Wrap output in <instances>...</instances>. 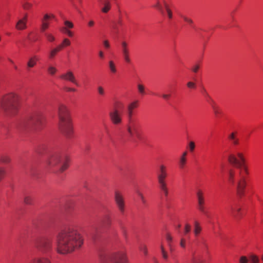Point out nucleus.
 I'll return each mask as SVG.
<instances>
[{"label": "nucleus", "mask_w": 263, "mask_h": 263, "mask_svg": "<svg viewBox=\"0 0 263 263\" xmlns=\"http://www.w3.org/2000/svg\"><path fill=\"white\" fill-rule=\"evenodd\" d=\"M229 163L239 169V177L235 180V171L231 169L229 171V181L234 184H236L237 194L240 197L244 196L247 186V175L249 174L247 167L245 165V158L241 152H237L236 155L231 154L228 157Z\"/></svg>", "instance_id": "f257e3e1"}, {"label": "nucleus", "mask_w": 263, "mask_h": 263, "mask_svg": "<svg viewBox=\"0 0 263 263\" xmlns=\"http://www.w3.org/2000/svg\"><path fill=\"white\" fill-rule=\"evenodd\" d=\"M83 244L81 234L73 227H69L62 230L57 237V252L65 254L79 249Z\"/></svg>", "instance_id": "f03ea898"}, {"label": "nucleus", "mask_w": 263, "mask_h": 263, "mask_svg": "<svg viewBox=\"0 0 263 263\" xmlns=\"http://www.w3.org/2000/svg\"><path fill=\"white\" fill-rule=\"evenodd\" d=\"M69 159L59 154H52L47 161V164L51 171L59 174L64 172L69 166Z\"/></svg>", "instance_id": "7ed1b4c3"}, {"label": "nucleus", "mask_w": 263, "mask_h": 263, "mask_svg": "<svg viewBox=\"0 0 263 263\" xmlns=\"http://www.w3.org/2000/svg\"><path fill=\"white\" fill-rule=\"evenodd\" d=\"M19 96L15 92H9L5 95L2 99L1 107L7 115H13L18 110Z\"/></svg>", "instance_id": "20e7f679"}, {"label": "nucleus", "mask_w": 263, "mask_h": 263, "mask_svg": "<svg viewBox=\"0 0 263 263\" xmlns=\"http://www.w3.org/2000/svg\"><path fill=\"white\" fill-rule=\"evenodd\" d=\"M59 126L61 132L67 137L72 135L73 130L67 107L60 104L58 107Z\"/></svg>", "instance_id": "39448f33"}, {"label": "nucleus", "mask_w": 263, "mask_h": 263, "mask_svg": "<svg viewBox=\"0 0 263 263\" xmlns=\"http://www.w3.org/2000/svg\"><path fill=\"white\" fill-rule=\"evenodd\" d=\"M137 106V101L131 103L127 106V116L128 123L126 125V129L127 135L130 139L136 141V139H141V134L138 130V125L136 123L132 120L133 109Z\"/></svg>", "instance_id": "423d86ee"}, {"label": "nucleus", "mask_w": 263, "mask_h": 263, "mask_svg": "<svg viewBox=\"0 0 263 263\" xmlns=\"http://www.w3.org/2000/svg\"><path fill=\"white\" fill-rule=\"evenodd\" d=\"M44 122L42 113L36 112L24 119L20 125V128L23 129H39Z\"/></svg>", "instance_id": "0eeeda50"}, {"label": "nucleus", "mask_w": 263, "mask_h": 263, "mask_svg": "<svg viewBox=\"0 0 263 263\" xmlns=\"http://www.w3.org/2000/svg\"><path fill=\"white\" fill-rule=\"evenodd\" d=\"M122 113L117 107H115L109 112V117L111 123L115 125H119L122 123Z\"/></svg>", "instance_id": "6e6552de"}, {"label": "nucleus", "mask_w": 263, "mask_h": 263, "mask_svg": "<svg viewBox=\"0 0 263 263\" xmlns=\"http://www.w3.org/2000/svg\"><path fill=\"white\" fill-rule=\"evenodd\" d=\"M114 199L116 204L121 214H123L125 210V203L123 194L118 191L115 192Z\"/></svg>", "instance_id": "1a4fd4ad"}, {"label": "nucleus", "mask_w": 263, "mask_h": 263, "mask_svg": "<svg viewBox=\"0 0 263 263\" xmlns=\"http://www.w3.org/2000/svg\"><path fill=\"white\" fill-rule=\"evenodd\" d=\"M52 246V240L49 238H45L36 244V248L42 253H47L51 250Z\"/></svg>", "instance_id": "9d476101"}, {"label": "nucleus", "mask_w": 263, "mask_h": 263, "mask_svg": "<svg viewBox=\"0 0 263 263\" xmlns=\"http://www.w3.org/2000/svg\"><path fill=\"white\" fill-rule=\"evenodd\" d=\"M167 177L166 167L163 164L159 166L157 172V179L159 184L166 183L165 179Z\"/></svg>", "instance_id": "9b49d317"}, {"label": "nucleus", "mask_w": 263, "mask_h": 263, "mask_svg": "<svg viewBox=\"0 0 263 263\" xmlns=\"http://www.w3.org/2000/svg\"><path fill=\"white\" fill-rule=\"evenodd\" d=\"M113 263H128L126 254L124 251H119L112 257Z\"/></svg>", "instance_id": "f8f14e48"}, {"label": "nucleus", "mask_w": 263, "mask_h": 263, "mask_svg": "<svg viewBox=\"0 0 263 263\" xmlns=\"http://www.w3.org/2000/svg\"><path fill=\"white\" fill-rule=\"evenodd\" d=\"M60 78L65 81L70 82L77 86H79V84L77 82L74 73L70 70H68L66 72L62 74Z\"/></svg>", "instance_id": "ddd939ff"}, {"label": "nucleus", "mask_w": 263, "mask_h": 263, "mask_svg": "<svg viewBox=\"0 0 263 263\" xmlns=\"http://www.w3.org/2000/svg\"><path fill=\"white\" fill-rule=\"evenodd\" d=\"M121 46L122 53L124 61L127 63H130L131 60L129 58V50L127 48V44L125 42H122L121 43Z\"/></svg>", "instance_id": "4468645a"}, {"label": "nucleus", "mask_w": 263, "mask_h": 263, "mask_svg": "<svg viewBox=\"0 0 263 263\" xmlns=\"http://www.w3.org/2000/svg\"><path fill=\"white\" fill-rule=\"evenodd\" d=\"M230 213L231 215L236 220L239 219L242 216V213L241 212V208L237 206H231Z\"/></svg>", "instance_id": "2eb2a0df"}, {"label": "nucleus", "mask_w": 263, "mask_h": 263, "mask_svg": "<svg viewBox=\"0 0 263 263\" xmlns=\"http://www.w3.org/2000/svg\"><path fill=\"white\" fill-rule=\"evenodd\" d=\"M28 263H51L50 259L44 256L35 257L30 259Z\"/></svg>", "instance_id": "dca6fc26"}, {"label": "nucleus", "mask_w": 263, "mask_h": 263, "mask_svg": "<svg viewBox=\"0 0 263 263\" xmlns=\"http://www.w3.org/2000/svg\"><path fill=\"white\" fill-rule=\"evenodd\" d=\"M111 8V4L108 0H104L101 4V10L104 13H107Z\"/></svg>", "instance_id": "f3484780"}, {"label": "nucleus", "mask_w": 263, "mask_h": 263, "mask_svg": "<svg viewBox=\"0 0 263 263\" xmlns=\"http://www.w3.org/2000/svg\"><path fill=\"white\" fill-rule=\"evenodd\" d=\"M202 231V228L199 223V222L197 221H195L194 222V229H193V233L196 237H198L200 233Z\"/></svg>", "instance_id": "a211bd4d"}, {"label": "nucleus", "mask_w": 263, "mask_h": 263, "mask_svg": "<svg viewBox=\"0 0 263 263\" xmlns=\"http://www.w3.org/2000/svg\"><path fill=\"white\" fill-rule=\"evenodd\" d=\"M196 197L197 199V203H205V198L203 192L198 189L196 192Z\"/></svg>", "instance_id": "6ab92c4d"}, {"label": "nucleus", "mask_w": 263, "mask_h": 263, "mask_svg": "<svg viewBox=\"0 0 263 263\" xmlns=\"http://www.w3.org/2000/svg\"><path fill=\"white\" fill-rule=\"evenodd\" d=\"M39 59L36 55H33L30 57L27 63V66L28 68H31L33 67L36 64L37 61Z\"/></svg>", "instance_id": "aec40b11"}, {"label": "nucleus", "mask_w": 263, "mask_h": 263, "mask_svg": "<svg viewBox=\"0 0 263 263\" xmlns=\"http://www.w3.org/2000/svg\"><path fill=\"white\" fill-rule=\"evenodd\" d=\"M63 48V45H59L57 47L52 48L49 52V58L52 59L54 58L57 53Z\"/></svg>", "instance_id": "412c9836"}, {"label": "nucleus", "mask_w": 263, "mask_h": 263, "mask_svg": "<svg viewBox=\"0 0 263 263\" xmlns=\"http://www.w3.org/2000/svg\"><path fill=\"white\" fill-rule=\"evenodd\" d=\"M27 17L25 16L23 19L20 20L16 25V28L18 30H23L26 27Z\"/></svg>", "instance_id": "4be33fe9"}, {"label": "nucleus", "mask_w": 263, "mask_h": 263, "mask_svg": "<svg viewBox=\"0 0 263 263\" xmlns=\"http://www.w3.org/2000/svg\"><path fill=\"white\" fill-rule=\"evenodd\" d=\"M236 134V132H233L228 136V139L232 141L234 145H238L239 144V139L237 138Z\"/></svg>", "instance_id": "5701e85b"}, {"label": "nucleus", "mask_w": 263, "mask_h": 263, "mask_svg": "<svg viewBox=\"0 0 263 263\" xmlns=\"http://www.w3.org/2000/svg\"><path fill=\"white\" fill-rule=\"evenodd\" d=\"M108 65L110 72L112 74L116 73L117 69L115 62L112 60H109Z\"/></svg>", "instance_id": "b1692460"}, {"label": "nucleus", "mask_w": 263, "mask_h": 263, "mask_svg": "<svg viewBox=\"0 0 263 263\" xmlns=\"http://www.w3.org/2000/svg\"><path fill=\"white\" fill-rule=\"evenodd\" d=\"M249 261L250 263H259V258L256 255L252 254L249 256Z\"/></svg>", "instance_id": "393cba45"}, {"label": "nucleus", "mask_w": 263, "mask_h": 263, "mask_svg": "<svg viewBox=\"0 0 263 263\" xmlns=\"http://www.w3.org/2000/svg\"><path fill=\"white\" fill-rule=\"evenodd\" d=\"M159 187L163 192L164 196L167 197L168 194V190L167 186V184L164 183L159 184Z\"/></svg>", "instance_id": "a878e982"}, {"label": "nucleus", "mask_w": 263, "mask_h": 263, "mask_svg": "<svg viewBox=\"0 0 263 263\" xmlns=\"http://www.w3.org/2000/svg\"><path fill=\"white\" fill-rule=\"evenodd\" d=\"M33 198L30 195H25L24 198V202L26 204L31 205L33 204Z\"/></svg>", "instance_id": "bb28decb"}, {"label": "nucleus", "mask_w": 263, "mask_h": 263, "mask_svg": "<svg viewBox=\"0 0 263 263\" xmlns=\"http://www.w3.org/2000/svg\"><path fill=\"white\" fill-rule=\"evenodd\" d=\"M153 7L156 8L162 14L164 13L162 5H161L159 1H157L156 4L153 6Z\"/></svg>", "instance_id": "cd10ccee"}, {"label": "nucleus", "mask_w": 263, "mask_h": 263, "mask_svg": "<svg viewBox=\"0 0 263 263\" xmlns=\"http://www.w3.org/2000/svg\"><path fill=\"white\" fill-rule=\"evenodd\" d=\"M160 249L163 258L165 260H167L168 257V253L165 250L163 245L160 246Z\"/></svg>", "instance_id": "c85d7f7f"}, {"label": "nucleus", "mask_w": 263, "mask_h": 263, "mask_svg": "<svg viewBox=\"0 0 263 263\" xmlns=\"http://www.w3.org/2000/svg\"><path fill=\"white\" fill-rule=\"evenodd\" d=\"M166 240L167 242L168 246L170 248V250L172 249V242L173 240V237L169 233H167L165 235Z\"/></svg>", "instance_id": "c756f323"}, {"label": "nucleus", "mask_w": 263, "mask_h": 263, "mask_svg": "<svg viewBox=\"0 0 263 263\" xmlns=\"http://www.w3.org/2000/svg\"><path fill=\"white\" fill-rule=\"evenodd\" d=\"M199 243L200 244L201 247L203 248V249L206 252H208L209 250V245L208 243L206 242V241L205 239H202V241Z\"/></svg>", "instance_id": "7c9ffc66"}, {"label": "nucleus", "mask_w": 263, "mask_h": 263, "mask_svg": "<svg viewBox=\"0 0 263 263\" xmlns=\"http://www.w3.org/2000/svg\"><path fill=\"white\" fill-rule=\"evenodd\" d=\"M212 101V106L213 109V111L214 112V114L217 116L218 115L220 114L221 113V111L218 106H217L213 100H211Z\"/></svg>", "instance_id": "2f4dec72"}, {"label": "nucleus", "mask_w": 263, "mask_h": 263, "mask_svg": "<svg viewBox=\"0 0 263 263\" xmlns=\"http://www.w3.org/2000/svg\"><path fill=\"white\" fill-rule=\"evenodd\" d=\"M164 6L167 12V15L169 19H172L173 18V13L171 10L169 8L168 5L166 4L165 2L164 3Z\"/></svg>", "instance_id": "473e14b6"}, {"label": "nucleus", "mask_w": 263, "mask_h": 263, "mask_svg": "<svg viewBox=\"0 0 263 263\" xmlns=\"http://www.w3.org/2000/svg\"><path fill=\"white\" fill-rule=\"evenodd\" d=\"M204 204L205 203H198V209L201 213L206 215L207 212L205 210Z\"/></svg>", "instance_id": "72a5a7b5"}, {"label": "nucleus", "mask_w": 263, "mask_h": 263, "mask_svg": "<svg viewBox=\"0 0 263 263\" xmlns=\"http://www.w3.org/2000/svg\"><path fill=\"white\" fill-rule=\"evenodd\" d=\"M137 88H138V92L141 95H144L145 94V87L142 84H138Z\"/></svg>", "instance_id": "f704fd0d"}, {"label": "nucleus", "mask_w": 263, "mask_h": 263, "mask_svg": "<svg viewBox=\"0 0 263 263\" xmlns=\"http://www.w3.org/2000/svg\"><path fill=\"white\" fill-rule=\"evenodd\" d=\"M49 27V22H46L44 21H42V26H41V30L42 31H45Z\"/></svg>", "instance_id": "c9c22d12"}, {"label": "nucleus", "mask_w": 263, "mask_h": 263, "mask_svg": "<svg viewBox=\"0 0 263 263\" xmlns=\"http://www.w3.org/2000/svg\"><path fill=\"white\" fill-rule=\"evenodd\" d=\"M139 248L140 251H141L142 252H143V253L145 255H147V253H148L147 249L146 246L145 245L141 244L139 246Z\"/></svg>", "instance_id": "e433bc0d"}, {"label": "nucleus", "mask_w": 263, "mask_h": 263, "mask_svg": "<svg viewBox=\"0 0 263 263\" xmlns=\"http://www.w3.org/2000/svg\"><path fill=\"white\" fill-rule=\"evenodd\" d=\"M186 163V159L180 158L179 161V166L180 168H183Z\"/></svg>", "instance_id": "4c0bfd02"}, {"label": "nucleus", "mask_w": 263, "mask_h": 263, "mask_svg": "<svg viewBox=\"0 0 263 263\" xmlns=\"http://www.w3.org/2000/svg\"><path fill=\"white\" fill-rule=\"evenodd\" d=\"M137 194H138V196H139V197L140 198V199H141L142 203L144 205H146L147 204V201H146L145 198L144 197V195H143V194L141 193L139 191L137 192Z\"/></svg>", "instance_id": "58836bf2"}, {"label": "nucleus", "mask_w": 263, "mask_h": 263, "mask_svg": "<svg viewBox=\"0 0 263 263\" xmlns=\"http://www.w3.org/2000/svg\"><path fill=\"white\" fill-rule=\"evenodd\" d=\"M45 36L49 42H54L55 40V37L51 33H45Z\"/></svg>", "instance_id": "ea45409f"}, {"label": "nucleus", "mask_w": 263, "mask_h": 263, "mask_svg": "<svg viewBox=\"0 0 263 263\" xmlns=\"http://www.w3.org/2000/svg\"><path fill=\"white\" fill-rule=\"evenodd\" d=\"M1 161L4 163H9L11 161V159L7 156H2L0 159Z\"/></svg>", "instance_id": "a19ab883"}, {"label": "nucleus", "mask_w": 263, "mask_h": 263, "mask_svg": "<svg viewBox=\"0 0 263 263\" xmlns=\"http://www.w3.org/2000/svg\"><path fill=\"white\" fill-rule=\"evenodd\" d=\"M57 71L56 68L53 66H49L48 68V72L51 75H54Z\"/></svg>", "instance_id": "79ce46f5"}, {"label": "nucleus", "mask_w": 263, "mask_h": 263, "mask_svg": "<svg viewBox=\"0 0 263 263\" xmlns=\"http://www.w3.org/2000/svg\"><path fill=\"white\" fill-rule=\"evenodd\" d=\"M181 17L183 19V20L185 22L189 24L190 25H192L193 24V21L191 18L186 16L185 15H181Z\"/></svg>", "instance_id": "37998d69"}, {"label": "nucleus", "mask_w": 263, "mask_h": 263, "mask_svg": "<svg viewBox=\"0 0 263 263\" xmlns=\"http://www.w3.org/2000/svg\"><path fill=\"white\" fill-rule=\"evenodd\" d=\"M98 92L99 95L103 96L105 95V90L101 86H99L97 88Z\"/></svg>", "instance_id": "c03bdc74"}, {"label": "nucleus", "mask_w": 263, "mask_h": 263, "mask_svg": "<svg viewBox=\"0 0 263 263\" xmlns=\"http://www.w3.org/2000/svg\"><path fill=\"white\" fill-rule=\"evenodd\" d=\"M70 41L69 39L65 38L63 40V42L60 45H63V48L65 46H69L70 45Z\"/></svg>", "instance_id": "a18cd8bd"}, {"label": "nucleus", "mask_w": 263, "mask_h": 263, "mask_svg": "<svg viewBox=\"0 0 263 263\" xmlns=\"http://www.w3.org/2000/svg\"><path fill=\"white\" fill-rule=\"evenodd\" d=\"M249 261V257L246 256H241L239 258V263H248Z\"/></svg>", "instance_id": "49530a36"}, {"label": "nucleus", "mask_w": 263, "mask_h": 263, "mask_svg": "<svg viewBox=\"0 0 263 263\" xmlns=\"http://www.w3.org/2000/svg\"><path fill=\"white\" fill-rule=\"evenodd\" d=\"M200 68V65L199 64H196L192 67V70L194 73H197Z\"/></svg>", "instance_id": "de8ad7c7"}, {"label": "nucleus", "mask_w": 263, "mask_h": 263, "mask_svg": "<svg viewBox=\"0 0 263 263\" xmlns=\"http://www.w3.org/2000/svg\"><path fill=\"white\" fill-rule=\"evenodd\" d=\"M195 147V143L193 141H190L189 143V148L190 149V151L192 152L194 151Z\"/></svg>", "instance_id": "09e8293b"}, {"label": "nucleus", "mask_w": 263, "mask_h": 263, "mask_svg": "<svg viewBox=\"0 0 263 263\" xmlns=\"http://www.w3.org/2000/svg\"><path fill=\"white\" fill-rule=\"evenodd\" d=\"M64 25L66 26V28H72L73 27V24L72 23L68 21H65L64 22Z\"/></svg>", "instance_id": "8fccbe9b"}, {"label": "nucleus", "mask_w": 263, "mask_h": 263, "mask_svg": "<svg viewBox=\"0 0 263 263\" xmlns=\"http://www.w3.org/2000/svg\"><path fill=\"white\" fill-rule=\"evenodd\" d=\"M191 227L190 224L186 223L184 227V233L188 234L191 231Z\"/></svg>", "instance_id": "3c124183"}, {"label": "nucleus", "mask_w": 263, "mask_h": 263, "mask_svg": "<svg viewBox=\"0 0 263 263\" xmlns=\"http://www.w3.org/2000/svg\"><path fill=\"white\" fill-rule=\"evenodd\" d=\"M63 31H64V32L65 33H66L69 37L73 36V34L72 32L70 31L69 30H68L67 28H63Z\"/></svg>", "instance_id": "603ef678"}, {"label": "nucleus", "mask_w": 263, "mask_h": 263, "mask_svg": "<svg viewBox=\"0 0 263 263\" xmlns=\"http://www.w3.org/2000/svg\"><path fill=\"white\" fill-rule=\"evenodd\" d=\"M5 174V170L3 167H0V181L3 179Z\"/></svg>", "instance_id": "864d4df0"}, {"label": "nucleus", "mask_w": 263, "mask_h": 263, "mask_svg": "<svg viewBox=\"0 0 263 263\" xmlns=\"http://www.w3.org/2000/svg\"><path fill=\"white\" fill-rule=\"evenodd\" d=\"M187 86L190 88H195L196 86V84L195 83L193 82H189L187 83Z\"/></svg>", "instance_id": "5fc2aeb1"}, {"label": "nucleus", "mask_w": 263, "mask_h": 263, "mask_svg": "<svg viewBox=\"0 0 263 263\" xmlns=\"http://www.w3.org/2000/svg\"><path fill=\"white\" fill-rule=\"evenodd\" d=\"M180 245L182 248H185L186 240L184 238H182L180 240Z\"/></svg>", "instance_id": "6e6d98bb"}, {"label": "nucleus", "mask_w": 263, "mask_h": 263, "mask_svg": "<svg viewBox=\"0 0 263 263\" xmlns=\"http://www.w3.org/2000/svg\"><path fill=\"white\" fill-rule=\"evenodd\" d=\"M104 46L105 48L108 49L110 48V44L108 40H104L103 42Z\"/></svg>", "instance_id": "4d7b16f0"}, {"label": "nucleus", "mask_w": 263, "mask_h": 263, "mask_svg": "<svg viewBox=\"0 0 263 263\" xmlns=\"http://www.w3.org/2000/svg\"><path fill=\"white\" fill-rule=\"evenodd\" d=\"M191 261H192V263H200V262L198 261V260L195 256L194 254H193L192 255Z\"/></svg>", "instance_id": "13d9d810"}, {"label": "nucleus", "mask_w": 263, "mask_h": 263, "mask_svg": "<svg viewBox=\"0 0 263 263\" xmlns=\"http://www.w3.org/2000/svg\"><path fill=\"white\" fill-rule=\"evenodd\" d=\"M99 57L101 59L104 58V53L103 51L100 50L98 52Z\"/></svg>", "instance_id": "bf43d9fd"}, {"label": "nucleus", "mask_w": 263, "mask_h": 263, "mask_svg": "<svg viewBox=\"0 0 263 263\" xmlns=\"http://www.w3.org/2000/svg\"><path fill=\"white\" fill-rule=\"evenodd\" d=\"M162 98L165 100H168L171 97L170 94H163Z\"/></svg>", "instance_id": "052dcab7"}, {"label": "nucleus", "mask_w": 263, "mask_h": 263, "mask_svg": "<svg viewBox=\"0 0 263 263\" xmlns=\"http://www.w3.org/2000/svg\"><path fill=\"white\" fill-rule=\"evenodd\" d=\"M50 16L49 15L46 14L44 16V18H43L42 21L48 22V21L50 18Z\"/></svg>", "instance_id": "680f3d73"}, {"label": "nucleus", "mask_w": 263, "mask_h": 263, "mask_svg": "<svg viewBox=\"0 0 263 263\" xmlns=\"http://www.w3.org/2000/svg\"><path fill=\"white\" fill-rule=\"evenodd\" d=\"M95 25V22L92 20H90L88 23V25L89 27H92Z\"/></svg>", "instance_id": "e2e57ef3"}, {"label": "nucleus", "mask_w": 263, "mask_h": 263, "mask_svg": "<svg viewBox=\"0 0 263 263\" xmlns=\"http://www.w3.org/2000/svg\"><path fill=\"white\" fill-rule=\"evenodd\" d=\"M31 7V5L29 3H26L24 5V8L26 9H29Z\"/></svg>", "instance_id": "0e129e2a"}, {"label": "nucleus", "mask_w": 263, "mask_h": 263, "mask_svg": "<svg viewBox=\"0 0 263 263\" xmlns=\"http://www.w3.org/2000/svg\"><path fill=\"white\" fill-rule=\"evenodd\" d=\"M66 90L67 91H76V89L71 87H67L66 88Z\"/></svg>", "instance_id": "69168bd1"}, {"label": "nucleus", "mask_w": 263, "mask_h": 263, "mask_svg": "<svg viewBox=\"0 0 263 263\" xmlns=\"http://www.w3.org/2000/svg\"><path fill=\"white\" fill-rule=\"evenodd\" d=\"M187 154V152H186V151L183 152L180 158H183V159H186V157Z\"/></svg>", "instance_id": "338daca9"}, {"label": "nucleus", "mask_w": 263, "mask_h": 263, "mask_svg": "<svg viewBox=\"0 0 263 263\" xmlns=\"http://www.w3.org/2000/svg\"><path fill=\"white\" fill-rule=\"evenodd\" d=\"M203 93L206 97L211 99L210 96L209 95V94L207 93L205 89L203 90Z\"/></svg>", "instance_id": "774afa93"}]
</instances>
